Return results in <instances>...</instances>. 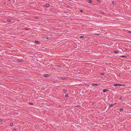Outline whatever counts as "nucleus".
<instances>
[{
    "mask_svg": "<svg viewBox=\"0 0 131 131\" xmlns=\"http://www.w3.org/2000/svg\"><path fill=\"white\" fill-rule=\"evenodd\" d=\"M113 85L115 86H123V85L121 84H113Z\"/></svg>",
    "mask_w": 131,
    "mask_h": 131,
    "instance_id": "nucleus-1",
    "label": "nucleus"
},
{
    "mask_svg": "<svg viewBox=\"0 0 131 131\" xmlns=\"http://www.w3.org/2000/svg\"><path fill=\"white\" fill-rule=\"evenodd\" d=\"M17 62H23L24 61L23 60L18 59L17 60Z\"/></svg>",
    "mask_w": 131,
    "mask_h": 131,
    "instance_id": "nucleus-2",
    "label": "nucleus"
},
{
    "mask_svg": "<svg viewBox=\"0 0 131 131\" xmlns=\"http://www.w3.org/2000/svg\"><path fill=\"white\" fill-rule=\"evenodd\" d=\"M43 76L46 77H47L49 76L50 75L47 74H43Z\"/></svg>",
    "mask_w": 131,
    "mask_h": 131,
    "instance_id": "nucleus-3",
    "label": "nucleus"
},
{
    "mask_svg": "<svg viewBox=\"0 0 131 131\" xmlns=\"http://www.w3.org/2000/svg\"><path fill=\"white\" fill-rule=\"evenodd\" d=\"M92 84L93 86H97L99 85V84H97L96 83H92Z\"/></svg>",
    "mask_w": 131,
    "mask_h": 131,
    "instance_id": "nucleus-4",
    "label": "nucleus"
},
{
    "mask_svg": "<svg viewBox=\"0 0 131 131\" xmlns=\"http://www.w3.org/2000/svg\"><path fill=\"white\" fill-rule=\"evenodd\" d=\"M49 4H47L45 5V6L46 7H49Z\"/></svg>",
    "mask_w": 131,
    "mask_h": 131,
    "instance_id": "nucleus-5",
    "label": "nucleus"
},
{
    "mask_svg": "<svg viewBox=\"0 0 131 131\" xmlns=\"http://www.w3.org/2000/svg\"><path fill=\"white\" fill-rule=\"evenodd\" d=\"M108 90H107V89H104L103 90V92H106V91H108Z\"/></svg>",
    "mask_w": 131,
    "mask_h": 131,
    "instance_id": "nucleus-6",
    "label": "nucleus"
},
{
    "mask_svg": "<svg viewBox=\"0 0 131 131\" xmlns=\"http://www.w3.org/2000/svg\"><path fill=\"white\" fill-rule=\"evenodd\" d=\"M11 2L10 0H6V2H7L8 3H10Z\"/></svg>",
    "mask_w": 131,
    "mask_h": 131,
    "instance_id": "nucleus-7",
    "label": "nucleus"
},
{
    "mask_svg": "<svg viewBox=\"0 0 131 131\" xmlns=\"http://www.w3.org/2000/svg\"><path fill=\"white\" fill-rule=\"evenodd\" d=\"M114 105H112L110 104H109V106L110 107H112Z\"/></svg>",
    "mask_w": 131,
    "mask_h": 131,
    "instance_id": "nucleus-8",
    "label": "nucleus"
},
{
    "mask_svg": "<svg viewBox=\"0 0 131 131\" xmlns=\"http://www.w3.org/2000/svg\"><path fill=\"white\" fill-rule=\"evenodd\" d=\"M35 42L37 44H39V42L38 41L36 40L35 41Z\"/></svg>",
    "mask_w": 131,
    "mask_h": 131,
    "instance_id": "nucleus-9",
    "label": "nucleus"
},
{
    "mask_svg": "<svg viewBox=\"0 0 131 131\" xmlns=\"http://www.w3.org/2000/svg\"><path fill=\"white\" fill-rule=\"evenodd\" d=\"M120 57L122 58H125L126 57V56H120Z\"/></svg>",
    "mask_w": 131,
    "mask_h": 131,
    "instance_id": "nucleus-10",
    "label": "nucleus"
},
{
    "mask_svg": "<svg viewBox=\"0 0 131 131\" xmlns=\"http://www.w3.org/2000/svg\"><path fill=\"white\" fill-rule=\"evenodd\" d=\"M88 2L89 3H91L92 2V1L91 0H88Z\"/></svg>",
    "mask_w": 131,
    "mask_h": 131,
    "instance_id": "nucleus-11",
    "label": "nucleus"
},
{
    "mask_svg": "<svg viewBox=\"0 0 131 131\" xmlns=\"http://www.w3.org/2000/svg\"><path fill=\"white\" fill-rule=\"evenodd\" d=\"M50 38L49 37H46V39H50Z\"/></svg>",
    "mask_w": 131,
    "mask_h": 131,
    "instance_id": "nucleus-12",
    "label": "nucleus"
},
{
    "mask_svg": "<svg viewBox=\"0 0 131 131\" xmlns=\"http://www.w3.org/2000/svg\"><path fill=\"white\" fill-rule=\"evenodd\" d=\"M114 52L116 53V54H117L119 53L118 51H114Z\"/></svg>",
    "mask_w": 131,
    "mask_h": 131,
    "instance_id": "nucleus-13",
    "label": "nucleus"
},
{
    "mask_svg": "<svg viewBox=\"0 0 131 131\" xmlns=\"http://www.w3.org/2000/svg\"><path fill=\"white\" fill-rule=\"evenodd\" d=\"M123 111V109L122 108H121L120 109V111L121 112H122Z\"/></svg>",
    "mask_w": 131,
    "mask_h": 131,
    "instance_id": "nucleus-14",
    "label": "nucleus"
},
{
    "mask_svg": "<svg viewBox=\"0 0 131 131\" xmlns=\"http://www.w3.org/2000/svg\"><path fill=\"white\" fill-rule=\"evenodd\" d=\"M6 21L7 22H10L11 21V20L10 19H7Z\"/></svg>",
    "mask_w": 131,
    "mask_h": 131,
    "instance_id": "nucleus-15",
    "label": "nucleus"
},
{
    "mask_svg": "<svg viewBox=\"0 0 131 131\" xmlns=\"http://www.w3.org/2000/svg\"><path fill=\"white\" fill-rule=\"evenodd\" d=\"M112 3H113V4L114 5H115V4H116V3L115 2H114V1H112Z\"/></svg>",
    "mask_w": 131,
    "mask_h": 131,
    "instance_id": "nucleus-16",
    "label": "nucleus"
},
{
    "mask_svg": "<svg viewBox=\"0 0 131 131\" xmlns=\"http://www.w3.org/2000/svg\"><path fill=\"white\" fill-rule=\"evenodd\" d=\"M84 36H80V38H84Z\"/></svg>",
    "mask_w": 131,
    "mask_h": 131,
    "instance_id": "nucleus-17",
    "label": "nucleus"
},
{
    "mask_svg": "<svg viewBox=\"0 0 131 131\" xmlns=\"http://www.w3.org/2000/svg\"><path fill=\"white\" fill-rule=\"evenodd\" d=\"M63 91L64 92H67V90H66V89H63Z\"/></svg>",
    "mask_w": 131,
    "mask_h": 131,
    "instance_id": "nucleus-18",
    "label": "nucleus"
},
{
    "mask_svg": "<svg viewBox=\"0 0 131 131\" xmlns=\"http://www.w3.org/2000/svg\"><path fill=\"white\" fill-rule=\"evenodd\" d=\"M13 125V124L12 123H10V125L11 126H12Z\"/></svg>",
    "mask_w": 131,
    "mask_h": 131,
    "instance_id": "nucleus-19",
    "label": "nucleus"
},
{
    "mask_svg": "<svg viewBox=\"0 0 131 131\" xmlns=\"http://www.w3.org/2000/svg\"><path fill=\"white\" fill-rule=\"evenodd\" d=\"M65 96L66 97H68L69 96L68 95V94H66V95H65Z\"/></svg>",
    "mask_w": 131,
    "mask_h": 131,
    "instance_id": "nucleus-20",
    "label": "nucleus"
},
{
    "mask_svg": "<svg viewBox=\"0 0 131 131\" xmlns=\"http://www.w3.org/2000/svg\"><path fill=\"white\" fill-rule=\"evenodd\" d=\"M128 32L130 33H131V31L130 30H128Z\"/></svg>",
    "mask_w": 131,
    "mask_h": 131,
    "instance_id": "nucleus-21",
    "label": "nucleus"
},
{
    "mask_svg": "<svg viewBox=\"0 0 131 131\" xmlns=\"http://www.w3.org/2000/svg\"><path fill=\"white\" fill-rule=\"evenodd\" d=\"M119 100H121L122 99V97H119Z\"/></svg>",
    "mask_w": 131,
    "mask_h": 131,
    "instance_id": "nucleus-22",
    "label": "nucleus"
},
{
    "mask_svg": "<svg viewBox=\"0 0 131 131\" xmlns=\"http://www.w3.org/2000/svg\"><path fill=\"white\" fill-rule=\"evenodd\" d=\"M35 18L36 19H38V17H35Z\"/></svg>",
    "mask_w": 131,
    "mask_h": 131,
    "instance_id": "nucleus-23",
    "label": "nucleus"
},
{
    "mask_svg": "<svg viewBox=\"0 0 131 131\" xmlns=\"http://www.w3.org/2000/svg\"><path fill=\"white\" fill-rule=\"evenodd\" d=\"M118 76L119 77H120L121 76V74H119V75H118Z\"/></svg>",
    "mask_w": 131,
    "mask_h": 131,
    "instance_id": "nucleus-24",
    "label": "nucleus"
},
{
    "mask_svg": "<svg viewBox=\"0 0 131 131\" xmlns=\"http://www.w3.org/2000/svg\"><path fill=\"white\" fill-rule=\"evenodd\" d=\"M2 122V120L1 119H0V122Z\"/></svg>",
    "mask_w": 131,
    "mask_h": 131,
    "instance_id": "nucleus-25",
    "label": "nucleus"
},
{
    "mask_svg": "<svg viewBox=\"0 0 131 131\" xmlns=\"http://www.w3.org/2000/svg\"><path fill=\"white\" fill-rule=\"evenodd\" d=\"M13 131H16V129H14L13 130Z\"/></svg>",
    "mask_w": 131,
    "mask_h": 131,
    "instance_id": "nucleus-26",
    "label": "nucleus"
},
{
    "mask_svg": "<svg viewBox=\"0 0 131 131\" xmlns=\"http://www.w3.org/2000/svg\"><path fill=\"white\" fill-rule=\"evenodd\" d=\"M25 29L28 30L29 29L28 28H25Z\"/></svg>",
    "mask_w": 131,
    "mask_h": 131,
    "instance_id": "nucleus-27",
    "label": "nucleus"
},
{
    "mask_svg": "<svg viewBox=\"0 0 131 131\" xmlns=\"http://www.w3.org/2000/svg\"><path fill=\"white\" fill-rule=\"evenodd\" d=\"M80 11L82 13L83 12V10H80Z\"/></svg>",
    "mask_w": 131,
    "mask_h": 131,
    "instance_id": "nucleus-28",
    "label": "nucleus"
},
{
    "mask_svg": "<svg viewBox=\"0 0 131 131\" xmlns=\"http://www.w3.org/2000/svg\"><path fill=\"white\" fill-rule=\"evenodd\" d=\"M96 34V35H99V34H96H96Z\"/></svg>",
    "mask_w": 131,
    "mask_h": 131,
    "instance_id": "nucleus-29",
    "label": "nucleus"
},
{
    "mask_svg": "<svg viewBox=\"0 0 131 131\" xmlns=\"http://www.w3.org/2000/svg\"><path fill=\"white\" fill-rule=\"evenodd\" d=\"M62 79H63V80L64 79H65V78H63V77H62Z\"/></svg>",
    "mask_w": 131,
    "mask_h": 131,
    "instance_id": "nucleus-30",
    "label": "nucleus"
},
{
    "mask_svg": "<svg viewBox=\"0 0 131 131\" xmlns=\"http://www.w3.org/2000/svg\"><path fill=\"white\" fill-rule=\"evenodd\" d=\"M125 50H126V51H127V49H125Z\"/></svg>",
    "mask_w": 131,
    "mask_h": 131,
    "instance_id": "nucleus-31",
    "label": "nucleus"
},
{
    "mask_svg": "<svg viewBox=\"0 0 131 131\" xmlns=\"http://www.w3.org/2000/svg\"><path fill=\"white\" fill-rule=\"evenodd\" d=\"M101 74L102 75H103L104 74V73H101Z\"/></svg>",
    "mask_w": 131,
    "mask_h": 131,
    "instance_id": "nucleus-32",
    "label": "nucleus"
},
{
    "mask_svg": "<svg viewBox=\"0 0 131 131\" xmlns=\"http://www.w3.org/2000/svg\"><path fill=\"white\" fill-rule=\"evenodd\" d=\"M98 2H99L100 1V0H97Z\"/></svg>",
    "mask_w": 131,
    "mask_h": 131,
    "instance_id": "nucleus-33",
    "label": "nucleus"
},
{
    "mask_svg": "<svg viewBox=\"0 0 131 131\" xmlns=\"http://www.w3.org/2000/svg\"><path fill=\"white\" fill-rule=\"evenodd\" d=\"M4 4H6V3H4Z\"/></svg>",
    "mask_w": 131,
    "mask_h": 131,
    "instance_id": "nucleus-34",
    "label": "nucleus"
},
{
    "mask_svg": "<svg viewBox=\"0 0 131 131\" xmlns=\"http://www.w3.org/2000/svg\"><path fill=\"white\" fill-rule=\"evenodd\" d=\"M24 8V7H22V8Z\"/></svg>",
    "mask_w": 131,
    "mask_h": 131,
    "instance_id": "nucleus-35",
    "label": "nucleus"
}]
</instances>
